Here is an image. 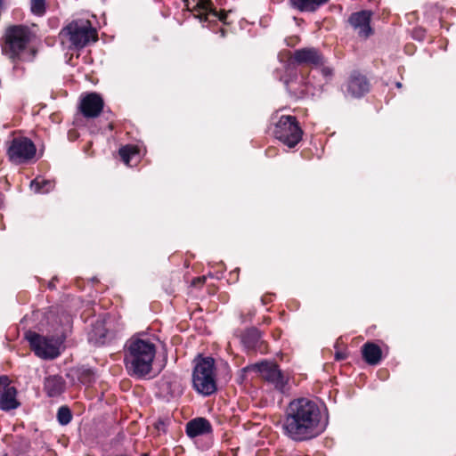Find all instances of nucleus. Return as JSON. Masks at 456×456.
<instances>
[{"label": "nucleus", "instance_id": "5701e85b", "mask_svg": "<svg viewBox=\"0 0 456 456\" xmlns=\"http://www.w3.org/2000/svg\"><path fill=\"white\" fill-rule=\"evenodd\" d=\"M139 154L136 146L126 145L119 150V156L127 166H131V161L137 158Z\"/></svg>", "mask_w": 456, "mask_h": 456}, {"label": "nucleus", "instance_id": "9d476101", "mask_svg": "<svg viewBox=\"0 0 456 456\" xmlns=\"http://www.w3.org/2000/svg\"><path fill=\"white\" fill-rule=\"evenodd\" d=\"M188 10L197 12L196 16L200 20H209L210 17L224 21L226 18L225 14H219L212 5L210 0H183Z\"/></svg>", "mask_w": 456, "mask_h": 456}, {"label": "nucleus", "instance_id": "2f4dec72", "mask_svg": "<svg viewBox=\"0 0 456 456\" xmlns=\"http://www.w3.org/2000/svg\"><path fill=\"white\" fill-rule=\"evenodd\" d=\"M396 86H397V87H401V86H402L401 83H399V82H398V83L396 84Z\"/></svg>", "mask_w": 456, "mask_h": 456}, {"label": "nucleus", "instance_id": "1a4fd4ad", "mask_svg": "<svg viewBox=\"0 0 456 456\" xmlns=\"http://www.w3.org/2000/svg\"><path fill=\"white\" fill-rule=\"evenodd\" d=\"M36 146L30 139L27 137H15L8 146L7 155L12 163L23 164L32 159L36 155Z\"/></svg>", "mask_w": 456, "mask_h": 456}, {"label": "nucleus", "instance_id": "c756f323", "mask_svg": "<svg viewBox=\"0 0 456 456\" xmlns=\"http://www.w3.org/2000/svg\"><path fill=\"white\" fill-rule=\"evenodd\" d=\"M205 280H206V278H205V277H202V278H199V279H198V281H202V282H203V281H205Z\"/></svg>", "mask_w": 456, "mask_h": 456}, {"label": "nucleus", "instance_id": "412c9836", "mask_svg": "<svg viewBox=\"0 0 456 456\" xmlns=\"http://www.w3.org/2000/svg\"><path fill=\"white\" fill-rule=\"evenodd\" d=\"M259 340L260 332L256 329L247 330L241 337V342L248 349H255Z\"/></svg>", "mask_w": 456, "mask_h": 456}, {"label": "nucleus", "instance_id": "f03ea898", "mask_svg": "<svg viewBox=\"0 0 456 456\" xmlns=\"http://www.w3.org/2000/svg\"><path fill=\"white\" fill-rule=\"evenodd\" d=\"M156 354L155 344L147 338L133 336L125 346V365L127 371L136 377L149 374Z\"/></svg>", "mask_w": 456, "mask_h": 456}, {"label": "nucleus", "instance_id": "ddd939ff", "mask_svg": "<svg viewBox=\"0 0 456 456\" xmlns=\"http://www.w3.org/2000/svg\"><path fill=\"white\" fill-rule=\"evenodd\" d=\"M293 62L319 66L322 65L323 58L314 48H303L295 52L293 59L289 61V66Z\"/></svg>", "mask_w": 456, "mask_h": 456}, {"label": "nucleus", "instance_id": "b1692460", "mask_svg": "<svg viewBox=\"0 0 456 456\" xmlns=\"http://www.w3.org/2000/svg\"><path fill=\"white\" fill-rule=\"evenodd\" d=\"M57 419L60 424L67 425L71 421L72 414L67 406H61L58 410Z\"/></svg>", "mask_w": 456, "mask_h": 456}, {"label": "nucleus", "instance_id": "bb28decb", "mask_svg": "<svg viewBox=\"0 0 456 456\" xmlns=\"http://www.w3.org/2000/svg\"><path fill=\"white\" fill-rule=\"evenodd\" d=\"M335 357L338 361L344 360L346 358V354H344L342 352H337Z\"/></svg>", "mask_w": 456, "mask_h": 456}, {"label": "nucleus", "instance_id": "9b49d317", "mask_svg": "<svg viewBox=\"0 0 456 456\" xmlns=\"http://www.w3.org/2000/svg\"><path fill=\"white\" fill-rule=\"evenodd\" d=\"M103 100L96 93H89L81 97L79 110L84 117L94 118L98 117L103 109Z\"/></svg>", "mask_w": 456, "mask_h": 456}, {"label": "nucleus", "instance_id": "6ab92c4d", "mask_svg": "<svg viewBox=\"0 0 456 456\" xmlns=\"http://www.w3.org/2000/svg\"><path fill=\"white\" fill-rule=\"evenodd\" d=\"M16 389L13 387H7L0 393V409L10 411L16 409L19 403L16 400Z\"/></svg>", "mask_w": 456, "mask_h": 456}, {"label": "nucleus", "instance_id": "f257e3e1", "mask_svg": "<svg viewBox=\"0 0 456 456\" xmlns=\"http://www.w3.org/2000/svg\"><path fill=\"white\" fill-rule=\"evenodd\" d=\"M326 424L322 421L321 411L312 400L299 398L289 403L284 429L295 441H305L319 436Z\"/></svg>", "mask_w": 456, "mask_h": 456}, {"label": "nucleus", "instance_id": "7c9ffc66", "mask_svg": "<svg viewBox=\"0 0 456 456\" xmlns=\"http://www.w3.org/2000/svg\"><path fill=\"white\" fill-rule=\"evenodd\" d=\"M220 32H221V36H222V37H224V35H225V34H224V29H221V30H220Z\"/></svg>", "mask_w": 456, "mask_h": 456}, {"label": "nucleus", "instance_id": "f3484780", "mask_svg": "<svg viewBox=\"0 0 456 456\" xmlns=\"http://www.w3.org/2000/svg\"><path fill=\"white\" fill-rule=\"evenodd\" d=\"M183 386L176 379L163 380L159 385V392L161 395L167 400L180 396L183 394Z\"/></svg>", "mask_w": 456, "mask_h": 456}, {"label": "nucleus", "instance_id": "c85d7f7f", "mask_svg": "<svg viewBox=\"0 0 456 456\" xmlns=\"http://www.w3.org/2000/svg\"><path fill=\"white\" fill-rule=\"evenodd\" d=\"M62 319L65 321V322H66L67 324H69V323L70 318H69V315H67V314H62Z\"/></svg>", "mask_w": 456, "mask_h": 456}, {"label": "nucleus", "instance_id": "393cba45", "mask_svg": "<svg viewBox=\"0 0 456 456\" xmlns=\"http://www.w3.org/2000/svg\"><path fill=\"white\" fill-rule=\"evenodd\" d=\"M31 12L36 15H43L45 12V0H31Z\"/></svg>", "mask_w": 456, "mask_h": 456}, {"label": "nucleus", "instance_id": "72a5a7b5", "mask_svg": "<svg viewBox=\"0 0 456 456\" xmlns=\"http://www.w3.org/2000/svg\"><path fill=\"white\" fill-rule=\"evenodd\" d=\"M419 32L422 33V31H420V30H415V33H419Z\"/></svg>", "mask_w": 456, "mask_h": 456}, {"label": "nucleus", "instance_id": "a878e982", "mask_svg": "<svg viewBox=\"0 0 456 456\" xmlns=\"http://www.w3.org/2000/svg\"><path fill=\"white\" fill-rule=\"evenodd\" d=\"M322 72L323 76L329 77L331 75L332 70L330 68H322Z\"/></svg>", "mask_w": 456, "mask_h": 456}, {"label": "nucleus", "instance_id": "20e7f679", "mask_svg": "<svg viewBox=\"0 0 456 456\" xmlns=\"http://www.w3.org/2000/svg\"><path fill=\"white\" fill-rule=\"evenodd\" d=\"M61 45L69 50H81L98 40V33L90 20H74L67 24L59 34Z\"/></svg>", "mask_w": 456, "mask_h": 456}, {"label": "nucleus", "instance_id": "0eeeda50", "mask_svg": "<svg viewBox=\"0 0 456 456\" xmlns=\"http://www.w3.org/2000/svg\"><path fill=\"white\" fill-rule=\"evenodd\" d=\"M276 139L289 148L295 147L302 139L303 132L293 116H281L274 124L273 131Z\"/></svg>", "mask_w": 456, "mask_h": 456}, {"label": "nucleus", "instance_id": "c9c22d12", "mask_svg": "<svg viewBox=\"0 0 456 456\" xmlns=\"http://www.w3.org/2000/svg\"><path fill=\"white\" fill-rule=\"evenodd\" d=\"M418 38L421 39L420 34H418Z\"/></svg>", "mask_w": 456, "mask_h": 456}, {"label": "nucleus", "instance_id": "a211bd4d", "mask_svg": "<svg viewBox=\"0 0 456 456\" xmlns=\"http://www.w3.org/2000/svg\"><path fill=\"white\" fill-rule=\"evenodd\" d=\"M362 357L370 365L378 364L382 357L380 347L371 342L365 343L362 348Z\"/></svg>", "mask_w": 456, "mask_h": 456}, {"label": "nucleus", "instance_id": "dca6fc26", "mask_svg": "<svg viewBox=\"0 0 456 456\" xmlns=\"http://www.w3.org/2000/svg\"><path fill=\"white\" fill-rule=\"evenodd\" d=\"M64 380L60 376H49L45 379L44 388L50 397L60 395L64 391Z\"/></svg>", "mask_w": 456, "mask_h": 456}, {"label": "nucleus", "instance_id": "39448f33", "mask_svg": "<svg viewBox=\"0 0 456 456\" xmlns=\"http://www.w3.org/2000/svg\"><path fill=\"white\" fill-rule=\"evenodd\" d=\"M192 384L195 390L203 395H210L216 392V383L213 358L205 357L197 360L192 373Z\"/></svg>", "mask_w": 456, "mask_h": 456}, {"label": "nucleus", "instance_id": "aec40b11", "mask_svg": "<svg viewBox=\"0 0 456 456\" xmlns=\"http://www.w3.org/2000/svg\"><path fill=\"white\" fill-rule=\"evenodd\" d=\"M328 0H290L291 5L301 12H314Z\"/></svg>", "mask_w": 456, "mask_h": 456}, {"label": "nucleus", "instance_id": "423d86ee", "mask_svg": "<svg viewBox=\"0 0 456 456\" xmlns=\"http://www.w3.org/2000/svg\"><path fill=\"white\" fill-rule=\"evenodd\" d=\"M26 338L29 342L31 349L39 358L52 360L61 354L60 347L63 341L61 337H45L36 332H28Z\"/></svg>", "mask_w": 456, "mask_h": 456}, {"label": "nucleus", "instance_id": "4be33fe9", "mask_svg": "<svg viewBox=\"0 0 456 456\" xmlns=\"http://www.w3.org/2000/svg\"><path fill=\"white\" fill-rule=\"evenodd\" d=\"M54 187V183L49 180L36 178L30 183V188L37 193H47Z\"/></svg>", "mask_w": 456, "mask_h": 456}, {"label": "nucleus", "instance_id": "6e6552de", "mask_svg": "<svg viewBox=\"0 0 456 456\" xmlns=\"http://www.w3.org/2000/svg\"><path fill=\"white\" fill-rule=\"evenodd\" d=\"M251 369L258 372L263 379L272 384L278 391H287L289 377L275 363L262 362L252 365Z\"/></svg>", "mask_w": 456, "mask_h": 456}, {"label": "nucleus", "instance_id": "473e14b6", "mask_svg": "<svg viewBox=\"0 0 456 456\" xmlns=\"http://www.w3.org/2000/svg\"><path fill=\"white\" fill-rule=\"evenodd\" d=\"M284 83L288 86L289 81L287 79L284 80Z\"/></svg>", "mask_w": 456, "mask_h": 456}, {"label": "nucleus", "instance_id": "7ed1b4c3", "mask_svg": "<svg viewBox=\"0 0 456 456\" xmlns=\"http://www.w3.org/2000/svg\"><path fill=\"white\" fill-rule=\"evenodd\" d=\"M33 34L25 25H12L6 28L1 40L3 53L14 63V69H18V61H31L36 52L29 48Z\"/></svg>", "mask_w": 456, "mask_h": 456}, {"label": "nucleus", "instance_id": "e433bc0d", "mask_svg": "<svg viewBox=\"0 0 456 456\" xmlns=\"http://www.w3.org/2000/svg\"><path fill=\"white\" fill-rule=\"evenodd\" d=\"M2 4H3V0H0V6L2 5Z\"/></svg>", "mask_w": 456, "mask_h": 456}, {"label": "nucleus", "instance_id": "4c0bfd02", "mask_svg": "<svg viewBox=\"0 0 456 456\" xmlns=\"http://www.w3.org/2000/svg\"><path fill=\"white\" fill-rule=\"evenodd\" d=\"M142 456H147L146 454L142 455Z\"/></svg>", "mask_w": 456, "mask_h": 456}, {"label": "nucleus", "instance_id": "f704fd0d", "mask_svg": "<svg viewBox=\"0 0 456 456\" xmlns=\"http://www.w3.org/2000/svg\"><path fill=\"white\" fill-rule=\"evenodd\" d=\"M418 38L421 39L420 34H418Z\"/></svg>", "mask_w": 456, "mask_h": 456}, {"label": "nucleus", "instance_id": "cd10ccee", "mask_svg": "<svg viewBox=\"0 0 456 456\" xmlns=\"http://www.w3.org/2000/svg\"><path fill=\"white\" fill-rule=\"evenodd\" d=\"M8 381V378L6 376H0V383L5 384Z\"/></svg>", "mask_w": 456, "mask_h": 456}, {"label": "nucleus", "instance_id": "4468645a", "mask_svg": "<svg viewBox=\"0 0 456 456\" xmlns=\"http://www.w3.org/2000/svg\"><path fill=\"white\" fill-rule=\"evenodd\" d=\"M346 86V94L354 98L362 97L369 91V83L365 77L361 75L352 76Z\"/></svg>", "mask_w": 456, "mask_h": 456}, {"label": "nucleus", "instance_id": "2eb2a0df", "mask_svg": "<svg viewBox=\"0 0 456 456\" xmlns=\"http://www.w3.org/2000/svg\"><path fill=\"white\" fill-rule=\"evenodd\" d=\"M211 424L204 418H197L189 421L186 425V434L190 437H196L210 433Z\"/></svg>", "mask_w": 456, "mask_h": 456}, {"label": "nucleus", "instance_id": "f8f14e48", "mask_svg": "<svg viewBox=\"0 0 456 456\" xmlns=\"http://www.w3.org/2000/svg\"><path fill=\"white\" fill-rule=\"evenodd\" d=\"M371 15L372 12L367 10L351 14L349 23L360 37L366 38L372 33L370 24Z\"/></svg>", "mask_w": 456, "mask_h": 456}]
</instances>
